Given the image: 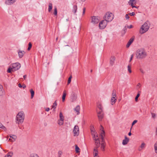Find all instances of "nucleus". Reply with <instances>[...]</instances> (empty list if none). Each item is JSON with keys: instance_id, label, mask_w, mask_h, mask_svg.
<instances>
[{"instance_id": "obj_59", "label": "nucleus", "mask_w": 157, "mask_h": 157, "mask_svg": "<svg viewBox=\"0 0 157 157\" xmlns=\"http://www.w3.org/2000/svg\"><path fill=\"white\" fill-rule=\"evenodd\" d=\"M128 135L129 136H130L131 135V132H130L128 133Z\"/></svg>"}, {"instance_id": "obj_29", "label": "nucleus", "mask_w": 157, "mask_h": 157, "mask_svg": "<svg viewBox=\"0 0 157 157\" xmlns=\"http://www.w3.org/2000/svg\"><path fill=\"white\" fill-rule=\"evenodd\" d=\"M52 3H49V7L48 9V11L49 12H50L52 9Z\"/></svg>"}, {"instance_id": "obj_21", "label": "nucleus", "mask_w": 157, "mask_h": 157, "mask_svg": "<svg viewBox=\"0 0 157 157\" xmlns=\"http://www.w3.org/2000/svg\"><path fill=\"white\" fill-rule=\"evenodd\" d=\"M4 89L3 86L0 85V96L4 94Z\"/></svg>"}, {"instance_id": "obj_20", "label": "nucleus", "mask_w": 157, "mask_h": 157, "mask_svg": "<svg viewBox=\"0 0 157 157\" xmlns=\"http://www.w3.org/2000/svg\"><path fill=\"white\" fill-rule=\"evenodd\" d=\"M116 100L117 99L116 98V97L112 96L111 100V104L112 105L114 104L115 103Z\"/></svg>"}, {"instance_id": "obj_40", "label": "nucleus", "mask_w": 157, "mask_h": 157, "mask_svg": "<svg viewBox=\"0 0 157 157\" xmlns=\"http://www.w3.org/2000/svg\"><path fill=\"white\" fill-rule=\"evenodd\" d=\"M154 146L155 152L157 153V143H155Z\"/></svg>"}, {"instance_id": "obj_34", "label": "nucleus", "mask_w": 157, "mask_h": 157, "mask_svg": "<svg viewBox=\"0 0 157 157\" xmlns=\"http://www.w3.org/2000/svg\"><path fill=\"white\" fill-rule=\"evenodd\" d=\"M140 91H138V93L137 94V95L136 96V97L135 98V100L136 101H137L138 98L140 96Z\"/></svg>"}, {"instance_id": "obj_10", "label": "nucleus", "mask_w": 157, "mask_h": 157, "mask_svg": "<svg viewBox=\"0 0 157 157\" xmlns=\"http://www.w3.org/2000/svg\"><path fill=\"white\" fill-rule=\"evenodd\" d=\"M79 129L78 126L75 125L74 127L73 132L74 136H78L79 133Z\"/></svg>"}, {"instance_id": "obj_32", "label": "nucleus", "mask_w": 157, "mask_h": 157, "mask_svg": "<svg viewBox=\"0 0 157 157\" xmlns=\"http://www.w3.org/2000/svg\"><path fill=\"white\" fill-rule=\"evenodd\" d=\"M56 106H57L56 101L54 102V103L53 104V105H52V108L55 109H56Z\"/></svg>"}, {"instance_id": "obj_14", "label": "nucleus", "mask_w": 157, "mask_h": 157, "mask_svg": "<svg viewBox=\"0 0 157 157\" xmlns=\"http://www.w3.org/2000/svg\"><path fill=\"white\" fill-rule=\"evenodd\" d=\"M102 112L99 111L98 113V117L99 121L101 120L103 118V115Z\"/></svg>"}, {"instance_id": "obj_41", "label": "nucleus", "mask_w": 157, "mask_h": 157, "mask_svg": "<svg viewBox=\"0 0 157 157\" xmlns=\"http://www.w3.org/2000/svg\"><path fill=\"white\" fill-rule=\"evenodd\" d=\"M145 145V144L144 143H142L140 146V147L141 148H144V147Z\"/></svg>"}, {"instance_id": "obj_36", "label": "nucleus", "mask_w": 157, "mask_h": 157, "mask_svg": "<svg viewBox=\"0 0 157 157\" xmlns=\"http://www.w3.org/2000/svg\"><path fill=\"white\" fill-rule=\"evenodd\" d=\"M28 45H29V47H28L27 50L28 51H29L30 50V49L32 47V44L31 42H29Z\"/></svg>"}, {"instance_id": "obj_26", "label": "nucleus", "mask_w": 157, "mask_h": 157, "mask_svg": "<svg viewBox=\"0 0 157 157\" xmlns=\"http://www.w3.org/2000/svg\"><path fill=\"white\" fill-rule=\"evenodd\" d=\"M59 120H64V117L63 115V113L62 112H60L59 113Z\"/></svg>"}, {"instance_id": "obj_62", "label": "nucleus", "mask_w": 157, "mask_h": 157, "mask_svg": "<svg viewBox=\"0 0 157 157\" xmlns=\"http://www.w3.org/2000/svg\"><path fill=\"white\" fill-rule=\"evenodd\" d=\"M156 134H157V128L156 129Z\"/></svg>"}, {"instance_id": "obj_37", "label": "nucleus", "mask_w": 157, "mask_h": 157, "mask_svg": "<svg viewBox=\"0 0 157 157\" xmlns=\"http://www.w3.org/2000/svg\"><path fill=\"white\" fill-rule=\"evenodd\" d=\"M112 96L116 97V91L115 90H113V93L112 94Z\"/></svg>"}, {"instance_id": "obj_38", "label": "nucleus", "mask_w": 157, "mask_h": 157, "mask_svg": "<svg viewBox=\"0 0 157 157\" xmlns=\"http://www.w3.org/2000/svg\"><path fill=\"white\" fill-rule=\"evenodd\" d=\"M62 154V152L61 151H58V157H61V155Z\"/></svg>"}, {"instance_id": "obj_5", "label": "nucleus", "mask_w": 157, "mask_h": 157, "mask_svg": "<svg viewBox=\"0 0 157 157\" xmlns=\"http://www.w3.org/2000/svg\"><path fill=\"white\" fill-rule=\"evenodd\" d=\"M104 131L103 130H102L101 135L100 136V137H98V138H99V139L100 140V142L101 143V149L102 151H104L105 150V143L104 139Z\"/></svg>"}, {"instance_id": "obj_7", "label": "nucleus", "mask_w": 157, "mask_h": 157, "mask_svg": "<svg viewBox=\"0 0 157 157\" xmlns=\"http://www.w3.org/2000/svg\"><path fill=\"white\" fill-rule=\"evenodd\" d=\"M11 66L14 71L18 70L21 67V65L19 63H13Z\"/></svg>"}, {"instance_id": "obj_53", "label": "nucleus", "mask_w": 157, "mask_h": 157, "mask_svg": "<svg viewBox=\"0 0 157 157\" xmlns=\"http://www.w3.org/2000/svg\"><path fill=\"white\" fill-rule=\"evenodd\" d=\"M18 86L20 87V88H21L22 87V86H21V84H20V83H19L18 84Z\"/></svg>"}, {"instance_id": "obj_16", "label": "nucleus", "mask_w": 157, "mask_h": 157, "mask_svg": "<svg viewBox=\"0 0 157 157\" xmlns=\"http://www.w3.org/2000/svg\"><path fill=\"white\" fill-rule=\"evenodd\" d=\"M129 141V139L126 136H125V139L123 140L122 141V144L123 145H126Z\"/></svg>"}, {"instance_id": "obj_58", "label": "nucleus", "mask_w": 157, "mask_h": 157, "mask_svg": "<svg viewBox=\"0 0 157 157\" xmlns=\"http://www.w3.org/2000/svg\"><path fill=\"white\" fill-rule=\"evenodd\" d=\"M3 126V125L1 124L0 123V128H1Z\"/></svg>"}, {"instance_id": "obj_3", "label": "nucleus", "mask_w": 157, "mask_h": 157, "mask_svg": "<svg viewBox=\"0 0 157 157\" xmlns=\"http://www.w3.org/2000/svg\"><path fill=\"white\" fill-rule=\"evenodd\" d=\"M25 114L23 111L19 112L16 116L17 123L18 124L23 123L25 119Z\"/></svg>"}, {"instance_id": "obj_4", "label": "nucleus", "mask_w": 157, "mask_h": 157, "mask_svg": "<svg viewBox=\"0 0 157 157\" xmlns=\"http://www.w3.org/2000/svg\"><path fill=\"white\" fill-rule=\"evenodd\" d=\"M150 26V23L148 21L146 22L141 27L140 33L141 34H143L148 31Z\"/></svg>"}, {"instance_id": "obj_49", "label": "nucleus", "mask_w": 157, "mask_h": 157, "mask_svg": "<svg viewBox=\"0 0 157 157\" xmlns=\"http://www.w3.org/2000/svg\"><path fill=\"white\" fill-rule=\"evenodd\" d=\"M133 55H132L131 56V57L130 58V60L129 61V62H131V61H132V58H133Z\"/></svg>"}, {"instance_id": "obj_19", "label": "nucleus", "mask_w": 157, "mask_h": 157, "mask_svg": "<svg viewBox=\"0 0 157 157\" xmlns=\"http://www.w3.org/2000/svg\"><path fill=\"white\" fill-rule=\"evenodd\" d=\"M67 95V91L66 90H64L63 91V96L62 97V101L64 102L65 101V97Z\"/></svg>"}, {"instance_id": "obj_33", "label": "nucleus", "mask_w": 157, "mask_h": 157, "mask_svg": "<svg viewBox=\"0 0 157 157\" xmlns=\"http://www.w3.org/2000/svg\"><path fill=\"white\" fill-rule=\"evenodd\" d=\"M11 71H14L13 69H12V67L11 66L7 70V72L8 73H10L11 72Z\"/></svg>"}, {"instance_id": "obj_17", "label": "nucleus", "mask_w": 157, "mask_h": 157, "mask_svg": "<svg viewBox=\"0 0 157 157\" xmlns=\"http://www.w3.org/2000/svg\"><path fill=\"white\" fill-rule=\"evenodd\" d=\"M15 0H6L5 3L7 5H11L15 2Z\"/></svg>"}, {"instance_id": "obj_24", "label": "nucleus", "mask_w": 157, "mask_h": 157, "mask_svg": "<svg viewBox=\"0 0 157 157\" xmlns=\"http://www.w3.org/2000/svg\"><path fill=\"white\" fill-rule=\"evenodd\" d=\"M77 5H74L73 7V12L74 14H75L77 11Z\"/></svg>"}, {"instance_id": "obj_11", "label": "nucleus", "mask_w": 157, "mask_h": 157, "mask_svg": "<svg viewBox=\"0 0 157 157\" xmlns=\"http://www.w3.org/2000/svg\"><path fill=\"white\" fill-rule=\"evenodd\" d=\"M9 136L10 137V138L9 139V141L10 142H14L17 139V136L14 135H10ZM8 137L9 136H7V138H8Z\"/></svg>"}, {"instance_id": "obj_52", "label": "nucleus", "mask_w": 157, "mask_h": 157, "mask_svg": "<svg viewBox=\"0 0 157 157\" xmlns=\"http://www.w3.org/2000/svg\"><path fill=\"white\" fill-rule=\"evenodd\" d=\"M50 110V108H47L45 110L46 111H48Z\"/></svg>"}, {"instance_id": "obj_44", "label": "nucleus", "mask_w": 157, "mask_h": 157, "mask_svg": "<svg viewBox=\"0 0 157 157\" xmlns=\"http://www.w3.org/2000/svg\"><path fill=\"white\" fill-rule=\"evenodd\" d=\"M141 86V84L140 83H138L137 85V88L139 89Z\"/></svg>"}, {"instance_id": "obj_22", "label": "nucleus", "mask_w": 157, "mask_h": 157, "mask_svg": "<svg viewBox=\"0 0 157 157\" xmlns=\"http://www.w3.org/2000/svg\"><path fill=\"white\" fill-rule=\"evenodd\" d=\"M77 98V95L75 93H73L72 95V101H75Z\"/></svg>"}, {"instance_id": "obj_43", "label": "nucleus", "mask_w": 157, "mask_h": 157, "mask_svg": "<svg viewBox=\"0 0 157 157\" xmlns=\"http://www.w3.org/2000/svg\"><path fill=\"white\" fill-rule=\"evenodd\" d=\"M128 14L131 16H133L135 15V13L134 12L129 13Z\"/></svg>"}, {"instance_id": "obj_42", "label": "nucleus", "mask_w": 157, "mask_h": 157, "mask_svg": "<svg viewBox=\"0 0 157 157\" xmlns=\"http://www.w3.org/2000/svg\"><path fill=\"white\" fill-rule=\"evenodd\" d=\"M151 114L152 115V117L153 118H155L156 116V114L155 113H151Z\"/></svg>"}, {"instance_id": "obj_25", "label": "nucleus", "mask_w": 157, "mask_h": 157, "mask_svg": "<svg viewBox=\"0 0 157 157\" xmlns=\"http://www.w3.org/2000/svg\"><path fill=\"white\" fill-rule=\"evenodd\" d=\"M98 107L100 110V111H103V107H102L101 105V104H99L98 105Z\"/></svg>"}, {"instance_id": "obj_28", "label": "nucleus", "mask_w": 157, "mask_h": 157, "mask_svg": "<svg viewBox=\"0 0 157 157\" xmlns=\"http://www.w3.org/2000/svg\"><path fill=\"white\" fill-rule=\"evenodd\" d=\"M75 150L76 153H78L80 152V149L79 147L77 145H75Z\"/></svg>"}, {"instance_id": "obj_15", "label": "nucleus", "mask_w": 157, "mask_h": 157, "mask_svg": "<svg viewBox=\"0 0 157 157\" xmlns=\"http://www.w3.org/2000/svg\"><path fill=\"white\" fill-rule=\"evenodd\" d=\"M134 40V38L132 37L131 39H130L126 45L127 48H128L129 47L130 45L133 41Z\"/></svg>"}, {"instance_id": "obj_6", "label": "nucleus", "mask_w": 157, "mask_h": 157, "mask_svg": "<svg viewBox=\"0 0 157 157\" xmlns=\"http://www.w3.org/2000/svg\"><path fill=\"white\" fill-rule=\"evenodd\" d=\"M113 15L111 13H107L105 15V20L107 22H109L112 21L113 18Z\"/></svg>"}, {"instance_id": "obj_60", "label": "nucleus", "mask_w": 157, "mask_h": 157, "mask_svg": "<svg viewBox=\"0 0 157 157\" xmlns=\"http://www.w3.org/2000/svg\"><path fill=\"white\" fill-rule=\"evenodd\" d=\"M103 127L101 125V129H103Z\"/></svg>"}, {"instance_id": "obj_61", "label": "nucleus", "mask_w": 157, "mask_h": 157, "mask_svg": "<svg viewBox=\"0 0 157 157\" xmlns=\"http://www.w3.org/2000/svg\"><path fill=\"white\" fill-rule=\"evenodd\" d=\"M72 78V76L71 75L69 77V78H70V79H71V78Z\"/></svg>"}, {"instance_id": "obj_63", "label": "nucleus", "mask_w": 157, "mask_h": 157, "mask_svg": "<svg viewBox=\"0 0 157 157\" xmlns=\"http://www.w3.org/2000/svg\"><path fill=\"white\" fill-rule=\"evenodd\" d=\"M58 37L56 38V40H58Z\"/></svg>"}, {"instance_id": "obj_64", "label": "nucleus", "mask_w": 157, "mask_h": 157, "mask_svg": "<svg viewBox=\"0 0 157 157\" xmlns=\"http://www.w3.org/2000/svg\"><path fill=\"white\" fill-rule=\"evenodd\" d=\"M90 72H92V70H91V71H90Z\"/></svg>"}, {"instance_id": "obj_12", "label": "nucleus", "mask_w": 157, "mask_h": 157, "mask_svg": "<svg viewBox=\"0 0 157 157\" xmlns=\"http://www.w3.org/2000/svg\"><path fill=\"white\" fill-rule=\"evenodd\" d=\"M99 20L98 17L96 16H93L92 17L91 22L93 24H97L99 22Z\"/></svg>"}, {"instance_id": "obj_39", "label": "nucleus", "mask_w": 157, "mask_h": 157, "mask_svg": "<svg viewBox=\"0 0 157 157\" xmlns=\"http://www.w3.org/2000/svg\"><path fill=\"white\" fill-rule=\"evenodd\" d=\"M57 9L56 7H55L54 10V14L55 15H57Z\"/></svg>"}, {"instance_id": "obj_30", "label": "nucleus", "mask_w": 157, "mask_h": 157, "mask_svg": "<svg viewBox=\"0 0 157 157\" xmlns=\"http://www.w3.org/2000/svg\"><path fill=\"white\" fill-rule=\"evenodd\" d=\"M30 92L31 94V98H32L34 96V92L32 89L30 90Z\"/></svg>"}, {"instance_id": "obj_31", "label": "nucleus", "mask_w": 157, "mask_h": 157, "mask_svg": "<svg viewBox=\"0 0 157 157\" xmlns=\"http://www.w3.org/2000/svg\"><path fill=\"white\" fill-rule=\"evenodd\" d=\"M63 121L64 120H59L58 121V123L59 125H62L63 124Z\"/></svg>"}, {"instance_id": "obj_51", "label": "nucleus", "mask_w": 157, "mask_h": 157, "mask_svg": "<svg viewBox=\"0 0 157 157\" xmlns=\"http://www.w3.org/2000/svg\"><path fill=\"white\" fill-rule=\"evenodd\" d=\"M85 10H86L85 8H84L83 9V12H82L83 15H84L85 14Z\"/></svg>"}, {"instance_id": "obj_54", "label": "nucleus", "mask_w": 157, "mask_h": 157, "mask_svg": "<svg viewBox=\"0 0 157 157\" xmlns=\"http://www.w3.org/2000/svg\"><path fill=\"white\" fill-rule=\"evenodd\" d=\"M27 77V76L26 75H24L23 76V78L24 79H25Z\"/></svg>"}, {"instance_id": "obj_45", "label": "nucleus", "mask_w": 157, "mask_h": 157, "mask_svg": "<svg viewBox=\"0 0 157 157\" xmlns=\"http://www.w3.org/2000/svg\"><path fill=\"white\" fill-rule=\"evenodd\" d=\"M137 120H134L132 123V125L133 126V125L135 123H137Z\"/></svg>"}, {"instance_id": "obj_50", "label": "nucleus", "mask_w": 157, "mask_h": 157, "mask_svg": "<svg viewBox=\"0 0 157 157\" xmlns=\"http://www.w3.org/2000/svg\"><path fill=\"white\" fill-rule=\"evenodd\" d=\"M71 79H70V78H68L67 81V84H69L71 82Z\"/></svg>"}, {"instance_id": "obj_56", "label": "nucleus", "mask_w": 157, "mask_h": 157, "mask_svg": "<svg viewBox=\"0 0 157 157\" xmlns=\"http://www.w3.org/2000/svg\"><path fill=\"white\" fill-rule=\"evenodd\" d=\"M5 157H11V156L10 155H7Z\"/></svg>"}, {"instance_id": "obj_48", "label": "nucleus", "mask_w": 157, "mask_h": 157, "mask_svg": "<svg viewBox=\"0 0 157 157\" xmlns=\"http://www.w3.org/2000/svg\"><path fill=\"white\" fill-rule=\"evenodd\" d=\"M128 14H126L125 15V18L126 19H129V17L128 16Z\"/></svg>"}, {"instance_id": "obj_23", "label": "nucleus", "mask_w": 157, "mask_h": 157, "mask_svg": "<svg viewBox=\"0 0 157 157\" xmlns=\"http://www.w3.org/2000/svg\"><path fill=\"white\" fill-rule=\"evenodd\" d=\"M80 106L79 105H77L75 107V108L74 109L75 110L76 112L77 113V114H79V111H80Z\"/></svg>"}, {"instance_id": "obj_9", "label": "nucleus", "mask_w": 157, "mask_h": 157, "mask_svg": "<svg viewBox=\"0 0 157 157\" xmlns=\"http://www.w3.org/2000/svg\"><path fill=\"white\" fill-rule=\"evenodd\" d=\"M136 2V0H129L128 2V4L129 5L131 6L132 8L134 7L137 8V7L135 6Z\"/></svg>"}, {"instance_id": "obj_8", "label": "nucleus", "mask_w": 157, "mask_h": 157, "mask_svg": "<svg viewBox=\"0 0 157 157\" xmlns=\"http://www.w3.org/2000/svg\"><path fill=\"white\" fill-rule=\"evenodd\" d=\"M107 22L105 20H103L101 21L99 24V27L101 29H104L107 25Z\"/></svg>"}, {"instance_id": "obj_57", "label": "nucleus", "mask_w": 157, "mask_h": 157, "mask_svg": "<svg viewBox=\"0 0 157 157\" xmlns=\"http://www.w3.org/2000/svg\"><path fill=\"white\" fill-rule=\"evenodd\" d=\"M22 87H23V88L25 89L26 87V86L24 84L23 85Z\"/></svg>"}, {"instance_id": "obj_13", "label": "nucleus", "mask_w": 157, "mask_h": 157, "mask_svg": "<svg viewBox=\"0 0 157 157\" xmlns=\"http://www.w3.org/2000/svg\"><path fill=\"white\" fill-rule=\"evenodd\" d=\"M18 53L19 57L20 58H22L24 54L25 53V51L21 50H19L18 52Z\"/></svg>"}, {"instance_id": "obj_27", "label": "nucleus", "mask_w": 157, "mask_h": 157, "mask_svg": "<svg viewBox=\"0 0 157 157\" xmlns=\"http://www.w3.org/2000/svg\"><path fill=\"white\" fill-rule=\"evenodd\" d=\"M131 64H128V70L130 73H131L132 71L131 69Z\"/></svg>"}, {"instance_id": "obj_2", "label": "nucleus", "mask_w": 157, "mask_h": 157, "mask_svg": "<svg viewBox=\"0 0 157 157\" xmlns=\"http://www.w3.org/2000/svg\"><path fill=\"white\" fill-rule=\"evenodd\" d=\"M147 56V53L144 48L139 49L136 52V57L138 59H143L145 58Z\"/></svg>"}, {"instance_id": "obj_18", "label": "nucleus", "mask_w": 157, "mask_h": 157, "mask_svg": "<svg viewBox=\"0 0 157 157\" xmlns=\"http://www.w3.org/2000/svg\"><path fill=\"white\" fill-rule=\"evenodd\" d=\"M115 59V57L113 56H111L110 58V64L112 66L113 64L114 63Z\"/></svg>"}, {"instance_id": "obj_47", "label": "nucleus", "mask_w": 157, "mask_h": 157, "mask_svg": "<svg viewBox=\"0 0 157 157\" xmlns=\"http://www.w3.org/2000/svg\"><path fill=\"white\" fill-rule=\"evenodd\" d=\"M2 129L4 130L5 131H6V128L3 125V126L1 128Z\"/></svg>"}, {"instance_id": "obj_1", "label": "nucleus", "mask_w": 157, "mask_h": 157, "mask_svg": "<svg viewBox=\"0 0 157 157\" xmlns=\"http://www.w3.org/2000/svg\"><path fill=\"white\" fill-rule=\"evenodd\" d=\"M90 130L91 133L93 136V139L94 141L95 145L96 146L94 149V157L98 156V149L100 146L99 138H98V135L96 132L94 131L93 127L92 128V127H91Z\"/></svg>"}, {"instance_id": "obj_46", "label": "nucleus", "mask_w": 157, "mask_h": 157, "mask_svg": "<svg viewBox=\"0 0 157 157\" xmlns=\"http://www.w3.org/2000/svg\"><path fill=\"white\" fill-rule=\"evenodd\" d=\"M140 71L142 74H144V72L142 68H140Z\"/></svg>"}, {"instance_id": "obj_35", "label": "nucleus", "mask_w": 157, "mask_h": 157, "mask_svg": "<svg viewBox=\"0 0 157 157\" xmlns=\"http://www.w3.org/2000/svg\"><path fill=\"white\" fill-rule=\"evenodd\" d=\"M30 157H39L37 154H32L30 155Z\"/></svg>"}, {"instance_id": "obj_55", "label": "nucleus", "mask_w": 157, "mask_h": 157, "mask_svg": "<svg viewBox=\"0 0 157 157\" xmlns=\"http://www.w3.org/2000/svg\"><path fill=\"white\" fill-rule=\"evenodd\" d=\"M132 25H130L128 27V28L129 29H131L132 28Z\"/></svg>"}]
</instances>
